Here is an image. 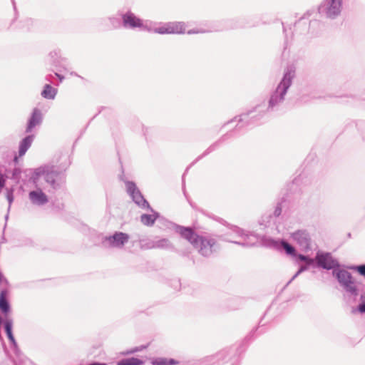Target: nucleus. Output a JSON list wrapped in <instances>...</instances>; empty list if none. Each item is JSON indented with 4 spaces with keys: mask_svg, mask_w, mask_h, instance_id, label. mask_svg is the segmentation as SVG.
<instances>
[{
    "mask_svg": "<svg viewBox=\"0 0 365 365\" xmlns=\"http://www.w3.org/2000/svg\"><path fill=\"white\" fill-rule=\"evenodd\" d=\"M180 233L183 237L192 243L197 249L202 250V246L205 245V240L202 237L194 233L192 230L189 228H182Z\"/></svg>",
    "mask_w": 365,
    "mask_h": 365,
    "instance_id": "1",
    "label": "nucleus"
},
{
    "mask_svg": "<svg viewBox=\"0 0 365 365\" xmlns=\"http://www.w3.org/2000/svg\"><path fill=\"white\" fill-rule=\"evenodd\" d=\"M185 28L181 23H172L154 29V32L160 34H171L184 33Z\"/></svg>",
    "mask_w": 365,
    "mask_h": 365,
    "instance_id": "2",
    "label": "nucleus"
},
{
    "mask_svg": "<svg viewBox=\"0 0 365 365\" xmlns=\"http://www.w3.org/2000/svg\"><path fill=\"white\" fill-rule=\"evenodd\" d=\"M316 258L318 265L324 269H330L338 265L337 262L329 253H318Z\"/></svg>",
    "mask_w": 365,
    "mask_h": 365,
    "instance_id": "3",
    "label": "nucleus"
},
{
    "mask_svg": "<svg viewBox=\"0 0 365 365\" xmlns=\"http://www.w3.org/2000/svg\"><path fill=\"white\" fill-rule=\"evenodd\" d=\"M128 235L123 232H117L114 235L106 238L110 245L113 247H122L128 242Z\"/></svg>",
    "mask_w": 365,
    "mask_h": 365,
    "instance_id": "4",
    "label": "nucleus"
},
{
    "mask_svg": "<svg viewBox=\"0 0 365 365\" xmlns=\"http://www.w3.org/2000/svg\"><path fill=\"white\" fill-rule=\"evenodd\" d=\"M123 24L125 26L132 28L142 26V21L132 13H127L123 16Z\"/></svg>",
    "mask_w": 365,
    "mask_h": 365,
    "instance_id": "5",
    "label": "nucleus"
},
{
    "mask_svg": "<svg viewBox=\"0 0 365 365\" xmlns=\"http://www.w3.org/2000/svg\"><path fill=\"white\" fill-rule=\"evenodd\" d=\"M342 0H331L327 9V15L329 17L337 16L341 8Z\"/></svg>",
    "mask_w": 365,
    "mask_h": 365,
    "instance_id": "6",
    "label": "nucleus"
},
{
    "mask_svg": "<svg viewBox=\"0 0 365 365\" xmlns=\"http://www.w3.org/2000/svg\"><path fill=\"white\" fill-rule=\"evenodd\" d=\"M41 121V113L38 109H34L31 115V119L29 121L27 128H26V132L29 133L31 132L33 128L38 125Z\"/></svg>",
    "mask_w": 365,
    "mask_h": 365,
    "instance_id": "7",
    "label": "nucleus"
},
{
    "mask_svg": "<svg viewBox=\"0 0 365 365\" xmlns=\"http://www.w3.org/2000/svg\"><path fill=\"white\" fill-rule=\"evenodd\" d=\"M337 278L339 282L344 284L346 287L349 288L350 289H354L352 288L353 282L351 280V277L348 272L345 270L338 272Z\"/></svg>",
    "mask_w": 365,
    "mask_h": 365,
    "instance_id": "8",
    "label": "nucleus"
},
{
    "mask_svg": "<svg viewBox=\"0 0 365 365\" xmlns=\"http://www.w3.org/2000/svg\"><path fill=\"white\" fill-rule=\"evenodd\" d=\"M31 201L38 205H42L47 202L46 195L41 190L32 191L29 193Z\"/></svg>",
    "mask_w": 365,
    "mask_h": 365,
    "instance_id": "9",
    "label": "nucleus"
},
{
    "mask_svg": "<svg viewBox=\"0 0 365 365\" xmlns=\"http://www.w3.org/2000/svg\"><path fill=\"white\" fill-rule=\"evenodd\" d=\"M33 135H29L21 141L19 150V157L23 156L26 153L27 150L30 148L33 141Z\"/></svg>",
    "mask_w": 365,
    "mask_h": 365,
    "instance_id": "10",
    "label": "nucleus"
},
{
    "mask_svg": "<svg viewBox=\"0 0 365 365\" xmlns=\"http://www.w3.org/2000/svg\"><path fill=\"white\" fill-rule=\"evenodd\" d=\"M56 94V90L51 87L50 85L47 84L44 86L43 91L41 92V96L48 99L54 98Z\"/></svg>",
    "mask_w": 365,
    "mask_h": 365,
    "instance_id": "11",
    "label": "nucleus"
},
{
    "mask_svg": "<svg viewBox=\"0 0 365 365\" xmlns=\"http://www.w3.org/2000/svg\"><path fill=\"white\" fill-rule=\"evenodd\" d=\"M178 363L173 359L158 358L152 361V365H176Z\"/></svg>",
    "mask_w": 365,
    "mask_h": 365,
    "instance_id": "12",
    "label": "nucleus"
},
{
    "mask_svg": "<svg viewBox=\"0 0 365 365\" xmlns=\"http://www.w3.org/2000/svg\"><path fill=\"white\" fill-rule=\"evenodd\" d=\"M300 263L304 264L305 266H301L299 270H298V274L304 270L307 266L314 264V260L304 255H298V265H299Z\"/></svg>",
    "mask_w": 365,
    "mask_h": 365,
    "instance_id": "13",
    "label": "nucleus"
},
{
    "mask_svg": "<svg viewBox=\"0 0 365 365\" xmlns=\"http://www.w3.org/2000/svg\"><path fill=\"white\" fill-rule=\"evenodd\" d=\"M143 361L138 358L131 357L119 361L117 365H143Z\"/></svg>",
    "mask_w": 365,
    "mask_h": 365,
    "instance_id": "14",
    "label": "nucleus"
},
{
    "mask_svg": "<svg viewBox=\"0 0 365 365\" xmlns=\"http://www.w3.org/2000/svg\"><path fill=\"white\" fill-rule=\"evenodd\" d=\"M309 238L308 235L304 232H298V243L304 248H307L309 245Z\"/></svg>",
    "mask_w": 365,
    "mask_h": 365,
    "instance_id": "15",
    "label": "nucleus"
},
{
    "mask_svg": "<svg viewBox=\"0 0 365 365\" xmlns=\"http://www.w3.org/2000/svg\"><path fill=\"white\" fill-rule=\"evenodd\" d=\"M0 309L5 313L7 312L9 309V307L6 299L4 292H1L0 294Z\"/></svg>",
    "mask_w": 365,
    "mask_h": 365,
    "instance_id": "16",
    "label": "nucleus"
},
{
    "mask_svg": "<svg viewBox=\"0 0 365 365\" xmlns=\"http://www.w3.org/2000/svg\"><path fill=\"white\" fill-rule=\"evenodd\" d=\"M126 188L128 192L132 196L133 198H135V194H139V191L138 190L136 185L132 182H128L126 183Z\"/></svg>",
    "mask_w": 365,
    "mask_h": 365,
    "instance_id": "17",
    "label": "nucleus"
},
{
    "mask_svg": "<svg viewBox=\"0 0 365 365\" xmlns=\"http://www.w3.org/2000/svg\"><path fill=\"white\" fill-rule=\"evenodd\" d=\"M135 202L140 206L143 207H148V203L146 202L145 200L143 199L140 193L139 192L138 195L135 194V198H133Z\"/></svg>",
    "mask_w": 365,
    "mask_h": 365,
    "instance_id": "18",
    "label": "nucleus"
},
{
    "mask_svg": "<svg viewBox=\"0 0 365 365\" xmlns=\"http://www.w3.org/2000/svg\"><path fill=\"white\" fill-rule=\"evenodd\" d=\"M5 329H6V334H7L9 339L11 341H14V339L12 331H11V322L6 321L5 322Z\"/></svg>",
    "mask_w": 365,
    "mask_h": 365,
    "instance_id": "19",
    "label": "nucleus"
},
{
    "mask_svg": "<svg viewBox=\"0 0 365 365\" xmlns=\"http://www.w3.org/2000/svg\"><path fill=\"white\" fill-rule=\"evenodd\" d=\"M141 221L144 225H150L154 222V220L150 215H143L141 216Z\"/></svg>",
    "mask_w": 365,
    "mask_h": 365,
    "instance_id": "20",
    "label": "nucleus"
},
{
    "mask_svg": "<svg viewBox=\"0 0 365 365\" xmlns=\"http://www.w3.org/2000/svg\"><path fill=\"white\" fill-rule=\"evenodd\" d=\"M290 85V78L287 76H285L284 79L282 80V83L278 87V90L283 89L286 90Z\"/></svg>",
    "mask_w": 365,
    "mask_h": 365,
    "instance_id": "21",
    "label": "nucleus"
},
{
    "mask_svg": "<svg viewBox=\"0 0 365 365\" xmlns=\"http://www.w3.org/2000/svg\"><path fill=\"white\" fill-rule=\"evenodd\" d=\"M282 245L287 254L294 255L295 250L293 247L285 242H282Z\"/></svg>",
    "mask_w": 365,
    "mask_h": 365,
    "instance_id": "22",
    "label": "nucleus"
},
{
    "mask_svg": "<svg viewBox=\"0 0 365 365\" xmlns=\"http://www.w3.org/2000/svg\"><path fill=\"white\" fill-rule=\"evenodd\" d=\"M357 270L360 273V274L365 277V265H361L357 267Z\"/></svg>",
    "mask_w": 365,
    "mask_h": 365,
    "instance_id": "23",
    "label": "nucleus"
},
{
    "mask_svg": "<svg viewBox=\"0 0 365 365\" xmlns=\"http://www.w3.org/2000/svg\"><path fill=\"white\" fill-rule=\"evenodd\" d=\"M146 347H147V346H142V347H140V348H136V349H134L133 350L130 351L129 353H134V352H135V351H140V350H142V349H145Z\"/></svg>",
    "mask_w": 365,
    "mask_h": 365,
    "instance_id": "24",
    "label": "nucleus"
},
{
    "mask_svg": "<svg viewBox=\"0 0 365 365\" xmlns=\"http://www.w3.org/2000/svg\"><path fill=\"white\" fill-rule=\"evenodd\" d=\"M359 310L361 312H365V304H361L359 307Z\"/></svg>",
    "mask_w": 365,
    "mask_h": 365,
    "instance_id": "25",
    "label": "nucleus"
},
{
    "mask_svg": "<svg viewBox=\"0 0 365 365\" xmlns=\"http://www.w3.org/2000/svg\"><path fill=\"white\" fill-rule=\"evenodd\" d=\"M4 187V179L2 175L0 174V188Z\"/></svg>",
    "mask_w": 365,
    "mask_h": 365,
    "instance_id": "26",
    "label": "nucleus"
},
{
    "mask_svg": "<svg viewBox=\"0 0 365 365\" xmlns=\"http://www.w3.org/2000/svg\"><path fill=\"white\" fill-rule=\"evenodd\" d=\"M56 76L59 78V79H60L61 81H62L63 78H62L61 76H59V75H58V74H57V73H56Z\"/></svg>",
    "mask_w": 365,
    "mask_h": 365,
    "instance_id": "27",
    "label": "nucleus"
}]
</instances>
